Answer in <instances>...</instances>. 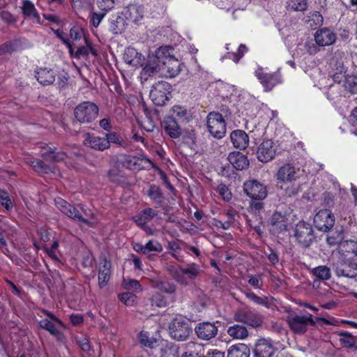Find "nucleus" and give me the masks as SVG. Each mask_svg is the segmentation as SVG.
Returning a JSON list of instances; mask_svg holds the SVG:
<instances>
[{"label":"nucleus","mask_w":357,"mask_h":357,"mask_svg":"<svg viewBox=\"0 0 357 357\" xmlns=\"http://www.w3.org/2000/svg\"><path fill=\"white\" fill-rule=\"evenodd\" d=\"M162 50L159 49L156 54L150 55L148 63L142 69L141 75L147 79L148 77L158 75L160 77H174L181 70V63L173 56H162Z\"/></svg>","instance_id":"obj_1"},{"label":"nucleus","mask_w":357,"mask_h":357,"mask_svg":"<svg viewBox=\"0 0 357 357\" xmlns=\"http://www.w3.org/2000/svg\"><path fill=\"white\" fill-rule=\"evenodd\" d=\"M168 270L178 282L185 285L188 284V280H195L202 273L200 266L195 263L189 264L185 267L171 266Z\"/></svg>","instance_id":"obj_2"},{"label":"nucleus","mask_w":357,"mask_h":357,"mask_svg":"<svg viewBox=\"0 0 357 357\" xmlns=\"http://www.w3.org/2000/svg\"><path fill=\"white\" fill-rule=\"evenodd\" d=\"M286 321L291 331L297 335L305 333L310 326L315 325V321L310 314H289L287 317Z\"/></svg>","instance_id":"obj_3"},{"label":"nucleus","mask_w":357,"mask_h":357,"mask_svg":"<svg viewBox=\"0 0 357 357\" xmlns=\"http://www.w3.org/2000/svg\"><path fill=\"white\" fill-rule=\"evenodd\" d=\"M99 112L98 107L92 102H83L74 111L75 116L80 123H90L95 120Z\"/></svg>","instance_id":"obj_4"},{"label":"nucleus","mask_w":357,"mask_h":357,"mask_svg":"<svg viewBox=\"0 0 357 357\" xmlns=\"http://www.w3.org/2000/svg\"><path fill=\"white\" fill-rule=\"evenodd\" d=\"M169 330L171 337L178 341L185 340L191 331L188 322L181 317L172 321Z\"/></svg>","instance_id":"obj_5"},{"label":"nucleus","mask_w":357,"mask_h":357,"mask_svg":"<svg viewBox=\"0 0 357 357\" xmlns=\"http://www.w3.org/2000/svg\"><path fill=\"white\" fill-rule=\"evenodd\" d=\"M207 127L209 132L214 137L220 139L226 132V123L222 114L211 112L207 117Z\"/></svg>","instance_id":"obj_6"},{"label":"nucleus","mask_w":357,"mask_h":357,"mask_svg":"<svg viewBox=\"0 0 357 357\" xmlns=\"http://www.w3.org/2000/svg\"><path fill=\"white\" fill-rule=\"evenodd\" d=\"M301 172L299 168H296L290 164H285L278 169L275 178L278 183L287 185L299 178Z\"/></svg>","instance_id":"obj_7"},{"label":"nucleus","mask_w":357,"mask_h":357,"mask_svg":"<svg viewBox=\"0 0 357 357\" xmlns=\"http://www.w3.org/2000/svg\"><path fill=\"white\" fill-rule=\"evenodd\" d=\"M334 271L338 277L354 278L357 276V264L346 258L339 257L333 264Z\"/></svg>","instance_id":"obj_8"},{"label":"nucleus","mask_w":357,"mask_h":357,"mask_svg":"<svg viewBox=\"0 0 357 357\" xmlns=\"http://www.w3.org/2000/svg\"><path fill=\"white\" fill-rule=\"evenodd\" d=\"M169 90L170 86L166 82L156 83L150 91L152 102L158 106L164 105L168 100L167 94L169 93Z\"/></svg>","instance_id":"obj_9"},{"label":"nucleus","mask_w":357,"mask_h":357,"mask_svg":"<svg viewBox=\"0 0 357 357\" xmlns=\"http://www.w3.org/2000/svg\"><path fill=\"white\" fill-rule=\"evenodd\" d=\"M255 75L266 91H271L275 85L282 82L281 75L278 72L268 73L264 68H259Z\"/></svg>","instance_id":"obj_10"},{"label":"nucleus","mask_w":357,"mask_h":357,"mask_svg":"<svg viewBox=\"0 0 357 357\" xmlns=\"http://www.w3.org/2000/svg\"><path fill=\"white\" fill-rule=\"evenodd\" d=\"M243 190L246 195L252 199L262 200L267 196L266 186L256 180H250L245 182Z\"/></svg>","instance_id":"obj_11"},{"label":"nucleus","mask_w":357,"mask_h":357,"mask_svg":"<svg viewBox=\"0 0 357 357\" xmlns=\"http://www.w3.org/2000/svg\"><path fill=\"white\" fill-rule=\"evenodd\" d=\"M315 227L321 231H328L335 224V218L330 210L323 209L317 213L314 218Z\"/></svg>","instance_id":"obj_12"},{"label":"nucleus","mask_w":357,"mask_h":357,"mask_svg":"<svg viewBox=\"0 0 357 357\" xmlns=\"http://www.w3.org/2000/svg\"><path fill=\"white\" fill-rule=\"evenodd\" d=\"M234 319L236 321L243 322L252 327L260 326L263 322L262 317L257 313L243 309L238 310L234 315Z\"/></svg>","instance_id":"obj_13"},{"label":"nucleus","mask_w":357,"mask_h":357,"mask_svg":"<svg viewBox=\"0 0 357 357\" xmlns=\"http://www.w3.org/2000/svg\"><path fill=\"white\" fill-rule=\"evenodd\" d=\"M276 151L275 143L271 139H265L258 146L257 158L262 162H267L275 158Z\"/></svg>","instance_id":"obj_14"},{"label":"nucleus","mask_w":357,"mask_h":357,"mask_svg":"<svg viewBox=\"0 0 357 357\" xmlns=\"http://www.w3.org/2000/svg\"><path fill=\"white\" fill-rule=\"evenodd\" d=\"M44 312L47 314L48 318L40 320L39 322L40 326L55 336L58 340H61L63 338V334L56 328V324L63 326V322L52 313L47 311Z\"/></svg>","instance_id":"obj_15"},{"label":"nucleus","mask_w":357,"mask_h":357,"mask_svg":"<svg viewBox=\"0 0 357 357\" xmlns=\"http://www.w3.org/2000/svg\"><path fill=\"white\" fill-rule=\"evenodd\" d=\"M294 236L303 247H308L312 240V229L310 225L305 222H298L295 228Z\"/></svg>","instance_id":"obj_16"},{"label":"nucleus","mask_w":357,"mask_h":357,"mask_svg":"<svg viewBox=\"0 0 357 357\" xmlns=\"http://www.w3.org/2000/svg\"><path fill=\"white\" fill-rule=\"evenodd\" d=\"M329 65L333 81L337 83L341 82L346 73V68L344 66L342 56L340 54H335L331 58Z\"/></svg>","instance_id":"obj_17"},{"label":"nucleus","mask_w":357,"mask_h":357,"mask_svg":"<svg viewBox=\"0 0 357 357\" xmlns=\"http://www.w3.org/2000/svg\"><path fill=\"white\" fill-rule=\"evenodd\" d=\"M314 40L319 47H326L333 45L336 40V33L329 28L318 29L314 35Z\"/></svg>","instance_id":"obj_18"},{"label":"nucleus","mask_w":357,"mask_h":357,"mask_svg":"<svg viewBox=\"0 0 357 357\" xmlns=\"http://www.w3.org/2000/svg\"><path fill=\"white\" fill-rule=\"evenodd\" d=\"M55 204L56 207L66 215L68 217L77 220V221H82L87 225H91L92 224L89 222V221L84 220L82 218V217L80 215L79 211L73 206L69 204L68 202H66L65 200L61 198L55 199Z\"/></svg>","instance_id":"obj_19"},{"label":"nucleus","mask_w":357,"mask_h":357,"mask_svg":"<svg viewBox=\"0 0 357 357\" xmlns=\"http://www.w3.org/2000/svg\"><path fill=\"white\" fill-rule=\"evenodd\" d=\"M83 144L91 149L98 151H104L108 149V142L105 140V137L96 136L91 133H84L83 135Z\"/></svg>","instance_id":"obj_20"},{"label":"nucleus","mask_w":357,"mask_h":357,"mask_svg":"<svg viewBox=\"0 0 357 357\" xmlns=\"http://www.w3.org/2000/svg\"><path fill=\"white\" fill-rule=\"evenodd\" d=\"M195 332L199 338L208 340L217 335L218 327L213 323L203 322L195 328Z\"/></svg>","instance_id":"obj_21"},{"label":"nucleus","mask_w":357,"mask_h":357,"mask_svg":"<svg viewBox=\"0 0 357 357\" xmlns=\"http://www.w3.org/2000/svg\"><path fill=\"white\" fill-rule=\"evenodd\" d=\"M339 257L349 260L357 256V241L354 240L344 241L337 248Z\"/></svg>","instance_id":"obj_22"},{"label":"nucleus","mask_w":357,"mask_h":357,"mask_svg":"<svg viewBox=\"0 0 357 357\" xmlns=\"http://www.w3.org/2000/svg\"><path fill=\"white\" fill-rule=\"evenodd\" d=\"M195 347L196 344L193 342H190L181 346L174 345L170 351L176 357H198Z\"/></svg>","instance_id":"obj_23"},{"label":"nucleus","mask_w":357,"mask_h":357,"mask_svg":"<svg viewBox=\"0 0 357 357\" xmlns=\"http://www.w3.org/2000/svg\"><path fill=\"white\" fill-rule=\"evenodd\" d=\"M275 349L269 339H259L256 343L255 353L257 357H272Z\"/></svg>","instance_id":"obj_24"},{"label":"nucleus","mask_w":357,"mask_h":357,"mask_svg":"<svg viewBox=\"0 0 357 357\" xmlns=\"http://www.w3.org/2000/svg\"><path fill=\"white\" fill-rule=\"evenodd\" d=\"M162 127L165 133L172 138H178L181 135V128L173 116H166L162 122Z\"/></svg>","instance_id":"obj_25"},{"label":"nucleus","mask_w":357,"mask_h":357,"mask_svg":"<svg viewBox=\"0 0 357 357\" xmlns=\"http://www.w3.org/2000/svg\"><path fill=\"white\" fill-rule=\"evenodd\" d=\"M228 160L231 165L238 170H243L249 165L247 156L238 151L231 153L228 156Z\"/></svg>","instance_id":"obj_26"},{"label":"nucleus","mask_w":357,"mask_h":357,"mask_svg":"<svg viewBox=\"0 0 357 357\" xmlns=\"http://www.w3.org/2000/svg\"><path fill=\"white\" fill-rule=\"evenodd\" d=\"M21 9L23 15L26 17L31 18L34 22L40 24L39 13L32 1L30 0H23Z\"/></svg>","instance_id":"obj_27"},{"label":"nucleus","mask_w":357,"mask_h":357,"mask_svg":"<svg viewBox=\"0 0 357 357\" xmlns=\"http://www.w3.org/2000/svg\"><path fill=\"white\" fill-rule=\"evenodd\" d=\"M111 264L109 261L104 259L100 261L98 270V284L100 287L107 285L111 274Z\"/></svg>","instance_id":"obj_28"},{"label":"nucleus","mask_w":357,"mask_h":357,"mask_svg":"<svg viewBox=\"0 0 357 357\" xmlns=\"http://www.w3.org/2000/svg\"><path fill=\"white\" fill-rule=\"evenodd\" d=\"M230 139L233 145L237 149H244L248 145V136L243 130H237L231 132Z\"/></svg>","instance_id":"obj_29"},{"label":"nucleus","mask_w":357,"mask_h":357,"mask_svg":"<svg viewBox=\"0 0 357 357\" xmlns=\"http://www.w3.org/2000/svg\"><path fill=\"white\" fill-rule=\"evenodd\" d=\"M271 225L273 232L280 233L287 229V220L286 217L280 212H275L273 214L271 219Z\"/></svg>","instance_id":"obj_30"},{"label":"nucleus","mask_w":357,"mask_h":357,"mask_svg":"<svg viewBox=\"0 0 357 357\" xmlns=\"http://www.w3.org/2000/svg\"><path fill=\"white\" fill-rule=\"evenodd\" d=\"M37 80L43 85H49L55 80L54 73L51 69L40 68L36 72Z\"/></svg>","instance_id":"obj_31"},{"label":"nucleus","mask_w":357,"mask_h":357,"mask_svg":"<svg viewBox=\"0 0 357 357\" xmlns=\"http://www.w3.org/2000/svg\"><path fill=\"white\" fill-rule=\"evenodd\" d=\"M125 15L128 20L137 23L143 17V8L138 5H130L126 10Z\"/></svg>","instance_id":"obj_32"},{"label":"nucleus","mask_w":357,"mask_h":357,"mask_svg":"<svg viewBox=\"0 0 357 357\" xmlns=\"http://www.w3.org/2000/svg\"><path fill=\"white\" fill-rule=\"evenodd\" d=\"M123 59L126 63L132 66H138L142 62V55L132 47L126 49Z\"/></svg>","instance_id":"obj_33"},{"label":"nucleus","mask_w":357,"mask_h":357,"mask_svg":"<svg viewBox=\"0 0 357 357\" xmlns=\"http://www.w3.org/2000/svg\"><path fill=\"white\" fill-rule=\"evenodd\" d=\"M250 349L245 344H236L229 347L227 357H249Z\"/></svg>","instance_id":"obj_34"},{"label":"nucleus","mask_w":357,"mask_h":357,"mask_svg":"<svg viewBox=\"0 0 357 357\" xmlns=\"http://www.w3.org/2000/svg\"><path fill=\"white\" fill-rule=\"evenodd\" d=\"M246 297L252 301L254 303L262 305L266 308L270 309L273 305V298L272 297H260L254 294L253 292L246 293Z\"/></svg>","instance_id":"obj_35"},{"label":"nucleus","mask_w":357,"mask_h":357,"mask_svg":"<svg viewBox=\"0 0 357 357\" xmlns=\"http://www.w3.org/2000/svg\"><path fill=\"white\" fill-rule=\"evenodd\" d=\"M180 122H188L191 119V114L185 107L180 105H174L172 109V116Z\"/></svg>","instance_id":"obj_36"},{"label":"nucleus","mask_w":357,"mask_h":357,"mask_svg":"<svg viewBox=\"0 0 357 357\" xmlns=\"http://www.w3.org/2000/svg\"><path fill=\"white\" fill-rule=\"evenodd\" d=\"M228 335L234 339L243 340L248 336V331L245 326L234 324L227 329Z\"/></svg>","instance_id":"obj_37"},{"label":"nucleus","mask_w":357,"mask_h":357,"mask_svg":"<svg viewBox=\"0 0 357 357\" xmlns=\"http://www.w3.org/2000/svg\"><path fill=\"white\" fill-rule=\"evenodd\" d=\"M156 215L157 212L155 210L151 208H148L140 213L138 215L135 216V221L137 225L142 227Z\"/></svg>","instance_id":"obj_38"},{"label":"nucleus","mask_w":357,"mask_h":357,"mask_svg":"<svg viewBox=\"0 0 357 357\" xmlns=\"http://www.w3.org/2000/svg\"><path fill=\"white\" fill-rule=\"evenodd\" d=\"M144 162H148L149 165L152 164L151 161L144 156L140 158L130 157L127 160L128 167L130 169L144 168Z\"/></svg>","instance_id":"obj_39"},{"label":"nucleus","mask_w":357,"mask_h":357,"mask_svg":"<svg viewBox=\"0 0 357 357\" xmlns=\"http://www.w3.org/2000/svg\"><path fill=\"white\" fill-rule=\"evenodd\" d=\"M343 79L344 89L351 93H357V76L354 75H344Z\"/></svg>","instance_id":"obj_40"},{"label":"nucleus","mask_w":357,"mask_h":357,"mask_svg":"<svg viewBox=\"0 0 357 357\" xmlns=\"http://www.w3.org/2000/svg\"><path fill=\"white\" fill-rule=\"evenodd\" d=\"M343 238L344 235L342 229H341L340 231L331 232L329 235H328L326 238V242L331 246L337 245L338 248L340 244L344 241Z\"/></svg>","instance_id":"obj_41"},{"label":"nucleus","mask_w":357,"mask_h":357,"mask_svg":"<svg viewBox=\"0 0 357 357\" xmlns=\"http://www.w3.org/2000/svg\"><path fill=\"white\" fill-rule=\"evenodd\" d=\"M313 275L322 280H327L331 278V270L326 266H319L312 270Z\"/></svg>","instance_id":"obj_42"},{"label":"nucleus","mask_w":357,"mask_h":357,"mask_svg":"<svg viewBox=\"0 0 357 357\" xmlns=\"http://www.w3.org/2000/svg\"><path fill=\"white\" fill-rule=\"evenodd\" d=\"M341 336L340 341L341 344L346 347L353 348L356 344V339L354 335L347 332L340 333Z\"/></svg>","instance_id":"obj_43"},{"label":"nucleus","mask_w":357,"mask_h":357,"mask_svg":"<svg viewBox=\"0 0 357 357\" xmlns=\"http://www.w3.org/2000/svg\"><path fill=\"white\" fill-rule=\"evenodd\" d=\"M153 285L159 290L168 294H173L176 290V287L174 284L165 281L157 280L153 282Z\"/></svg>","instance_id":"obj_44"},{"label":"nucleus","mask_w":357,"mask_h":357,"mask_svg":"<svg viewBox=\"0 0 357 357\" xmlns=\"http://www.w3.org/2000/svg\"><path fill=\"white\" fill-rule=\"evenodd\" d=\"M248 51V48L243 44L239 45L237 52L235 53H229L228 52L227 55L223 56L222 59L224 58H229L231 59L235 63H238L240 59L244 55V54Z\"/></svg>","instance_id":"obj_45"},{"label":"nucleus","mask_w":357,"mask_h":357,"mask_svg":"<svg viewBox=\"0 0 357 357\" xmlns=\"http://www.w3.org/2000/svg\"><path fill=\"white\" fill-rule=\"evenodd\" d=\"M70 40L77 42L82 37H86L84 33L83 29L77 25L73 26L70 30Z\"/></svg>","instance_id":"obj_46"},{"label":"nucleus","mask_w":357,"mask_h":357,"mask_svg":"<svg viewBox=\"0 0 357 357\" xmlns=\"http://www.w3.org/2000/svg\"><path fill=\"white\" fill-rule=\"evenodd\" d=\"M43 157L45 160L59 162L63 160L66 157V153L63 152L50 151L43 154Z\"/></svg>","instance_id":"obj_47"},{"label":"nucleus","mask_w":357,"mask_h":357,"mask_svg":"<svg viewBox=\"0 0 357 357\" xmlns=\"http://www.w3.org/2000/svg\"><path fill=\"white\" fill-rule=\"evenodd\" d=\"M288 7L295 11H304L307 9V3L306 0H290Z\"/></svg>","instance_id":"obj_48"},{"label":"nucleus","mask_w":357,"mask_h":357,"mask_svg":"<svg viewBox=\"0 0 357 357\" xmlns=\"http://www.w3.org/2000/svg\"><path fill=\"white\" fill-rule=\"evenodd\" d=\"M280 188L285 190L286 195L289 197L294 196L301 190V186L296 185L294 182L287 185L282 184Z\"/></svg>","instance_id":"obj_49"},{"label":"nucleus","mask_w":357,"mask_h":357,"mask_svg":"<svg viewBox=\"0 0 357 357\" xmlns=\"http://www.w3.org/2000/svg\"><path fill=\"white\" fill-rule=\"evenodd\" d=\"M120 301L127 306H132L135 303L136 296L130 292H125L119 295Z\"/></svg>","instance_id":"obj_50"},{"label":"nucleus","mask_w":357,"mask_h":357,"mask_svg":"<svg viewBox=\"0 0 357 357\" xmlns=\"http://www.w3.org/2000/svg\"><path fill=\"white\" fill-rule=\"evenodd\" d=\"M123 284L125 289H132L137 292L141 291L142 290L139 281L137 280L124 279Z\"/></svg>","instance_id":"obj_51"},{"label":"nucleus","mask_w":357,"mask_h":357,"mask_svg":"<svg viewBox=\"0 0 357 357\" xmlns=\"http://www.w3.org/2000/svg\"><path fill=\"white\" fill-rule=\"evenodd\" d=\"M149 197L155 202H160L162 199V192L159 188L155 185L150 187L148 192Z\"/></svg>","instance_id":"obj_52"},{"label":"nucleus","mask_w":357,"mask_h":357,"mask_svg":"<svg viewBox=\"0 0 357 357\" xmlns=\"http://www.w3.org/2000/svg\"><path fill=\"white\" fill-rule=\"evenodd\" d=\"M28 163L39 173H47L48 169L43 165V162L38 159H31Z\"/></svg>","instance_id":"obj_53"},{"label":"nucleus","mask_w":357,"mask_h":357,"mask_svg":"<svg viewBox=\"0 0 357 357\" xmlns=\"http://www.w3.org/2000/svg\"><path fill=\"white\" fill-rule=\"evenodd\" d=\"M145 249L146 250V255H148L150 252H161L162 247L161 244L156 241H149L145 245Z\"/></svg>","instance_id":"obj_54"},{"label":"nucleus","mask_w":357,"mask_h":357,"mask_svg":"<svg viewBox=\"0 0 357 357\" xmlns=\"http://www.w3.org/2000/svg\"><path fill=\"white\" fill-rule=\"evenodd\" d=\"M116 0H97L98 8L104 12H107L114 8Z\"/></svg>","instance_id":"obj_55"},{"label":"nucleus","mask_w":357,"mask_h":357,"mask_svg":"<svg viewBox=\"0 0 357 357\" xmlns=\"http://www.w3.org/2000/svg\"><path fill=\"white\" fill-rule=\"evenodd\" d=\"M151 304L156 307H165L167 305V301L160 294H155L151 298Z\"/></svg>","instance_id":"obj_56"},{"label":"nucleus","mask_w":357,"mask_h":357,"mask_svg":"<svg viewBox=\"0 0 357 357\" xmlns=\"http://www.w3.org/2000/svg\"><path fill=\"white\" fill-rule=\"evenodd\" d=\"M110 29L115 34L121 33L123 29V19L118 17L115 22H112Z\"/></svg>","instance_id":"obj_57"},{"label":"nucleus","mask_w":357,"mask_h":357,"mask_svg":"<svg viewBox=\"0 0 357 357\" xmlns=\"http://www.w3.org/2000/svg\"><path fill=\"white\" fill-rule=\"evenodd\" d=\"M218 192L224 200L229 201L231 199V193L225 185H219L218 187Z\"/></svg>","instance_id":"obj_58"},{"label":"nucleus","mask_w":357,"mask_h":357,"mask_svg":"<svg viewBox=\"0 0 357 357\" xmlns=\"http://www.w3.org/2000/svg\"><path fill=\"white\" fill-rule=\"evenodd\" d=\"M54 33L56 35V36L59 38H60L68 46L69 52L72 54L73 52V48L68 36L65 33L60 31L59 30L54 31Z\"/></svg>","instance_id":"obj_59"},{"label":"nucleus","mask_w":357,"mask_h":357,"mask_svg":"<svg viewBox=\"0 0 357 357\" xmlns=\"http://www.w3.org/2000/svg\"><path fill=\"white\" fill-rule=\"evenodd\" d=\"M105 140L108 142V149L110 147V144H119L121 139L118 134L115 132H111L106 134Z\"/></svg>","instance_id":"obj_60"},{"label":"nucleus","mask_w":357,"mask_h":357,"mask_svg":"<svg viewBox=\"0 0 357 357\" xmlns=\"http://www.w3.org/2000/svg\"><path fill=\"white\" fill-rule=\"evenodd\" d=\"M105 15V12L103 13H93L91 17V24L94 27H98L101 22L102 20Z\"/></svg>","instance_id":"obj_61"},{"label":"nucleus","mask_w":357,"mask_h":357,"mask_svg":"<svg viewBox=\"0 0 357 357\" xmlns=\"http://www.w3.org/2000/svg\"><path fill=\"white\" fill-rule=\"evenodd\" d=\"M310 20L313 21L315 25L320 26L323 24L324 18L317 11H314L310 16Z\"/></svg>","instance_id":"obj_62"},{"label":"nucleus","mask_w":357,"mask_h":357,"mask_svg":"<svg viewBox=\"0 0 357 357\" xmlns=\"http://www.w3.org/2000/svg\"><path fill=\"white\" fill-rule=\"evenodd\" d=\"M248 282L251 286H252L255 288H257V289L261 288V278L260 276L252 275L250 277Z\"/></svg>","instance_id":"obj_63"},{"label":"nucleus","mask_w":357,"mask_h":357,"mask_svg":"<svg viewBox=\"0 0 357 357\" xmlns=\"http://www.w3.org/2000/svg\"><path fill=\"white\" fill-rule=\"evenodd\" d=\"M100 126L105 130L109 131L112 129L111 120L109 118H105L99 121Z\"/></svg>","instance_id":"obj_64"}]
</instances>
